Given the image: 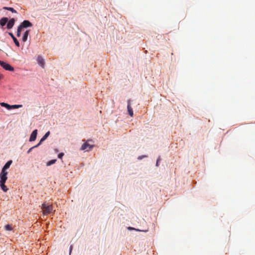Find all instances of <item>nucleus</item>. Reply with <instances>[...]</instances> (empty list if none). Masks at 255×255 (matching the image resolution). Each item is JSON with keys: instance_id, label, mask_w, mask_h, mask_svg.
I'll return each mask as SVG.
<instances>
[{"instance_id": "obj_16", "label": "nucleus", "mask_w": 255, "mask_h": 255, "mask_svg": "<svg viewBox=\"0 0 255 255\" xmlns=\"http://www.w3.org/2000/svg\"><path fill=\"white\" fill-rule=\"evenodd\" d=\"M56 161V159H52L47 162V166H50L51 165L54 164Z\"/></svg>"}, {"instance_id": "obj_7", "label": "nucleus", "mask_w": 255, "mask_h": 255, "mask_svg": "<svg viewBox=\"0 0 255 255\" xmlns=\"http://www.w3.org/2000/svg\"><path fill=\"white\" fill-rule=\"evenodd\" d=\"M15 19L14 18H11L8 22L7 24V28L8 29H10L11 28H12V27L13 26L14 24V23H15Z\"/></svg>"}, {"instance_id": "obj_6", "label": "nucleus", "mask_w": 255, "mask_h": 255, "mask_svg": "<svg viewBox=\"0 0 255 255\" xmlns=\"http://www.w3.org/2000/svg\"><path fill=\"white\" fill-rule=\"evenodd\" d=\"M37 134V129L34 130L30 135V136L29 138V141H34L36 138Z\"/></svg>"}, {"instance_id": "obj_15", "label": "nucleus", "mask_w": 255, "mask_h": 255, "mask_svg": "<svg viewBox=\"0 0 255 255\" xmlns=\"http://www.w3.org/2000/svg\"><path fill=\"white\" fill-rule=\"evenodd\" d=\"M3 9H6V10H8L9 11H11L13 13H16V11L12 7H3Z\"/></svg>"}, {"instance_id": "obj_25", "label": "nucleus", "mask_w": 255, "mask_h": 255, "mask_svg": "<svg viewBox=\"0 0 255 255\" xmlns=\"http://www.w3.org/2000/svg\"><path fill=\"white\" fill-rule=\"evenodd\" d=\"M21 35V32L17 31L16 35L17 37H19Z\"/></svg>"}, {"instance_id": "obj_8", "label": "nucleus", "mask_w": 255, "mask_h": 255, "mask_svg": "<svg viewBox=\"0 0 255 255\" xmlns=\"http://www.w3.org/2000/svg\"><path fill=\"white\" fill-rule=\"evenodd\" d=\"M23 28H26L32 26V23L28 20H25L21 24Z\"/></svg>"}, {"instance_id": "obj_18", "label": "nucleus", "mask_w": 255, "mask_h": 255, "mask_svg": "<svg viewBox=\"0 0 255 255\" xmlns=\"http://www.w3.org/2000/svg\"><path fill=\"white\" fill-rule=\"evenodd\" d=\"M22 105H14L11 106V109H18L19 108L22 107Z\"/></svg>"}, {"instance_id": "obj_9", "label": "nucleus", "mask_w": 255, "mask_h": 255, "mask_svg": "<svg viewBox=\"0 0 255 255\" xmlns=\"http://www.w3.org/2000/svg\"><path fill=\"white\" fill-rule=\"evenodd\" d=\"M37 61L39 65L43 67L45 64L44 60L41 56H38L37 58Z\"/></svg>"}, {"instance_id": "obj_10", "label": "nucleus", "mask_w": 255, "mask_h": 255, "mask_svg": "<svg viewBox=\"0 0 255 255\" xmlns=\"http://www.w3.org/2000/svg\"><path fill=\"white\" fill-rule=\"evenodd\" d=\"M8 34L10 36V37L12 38L15 44L17 46H19V43L17 39L15 37L13 34L11 32H9Z\"/></svg>"}, {"instance_id": "obj_24", "label": "nucleus", "mask_w": 255, "mask_h": 255, "mask_svg": "<svg viewBox=\"0 0 255 255\" xmlns=\"http://www.w3.org/2000/svg\"><path fill=\"white\" fill-rule=\"evenodd\" d=\"M36 147H34V146H33V147H31V148H29V150L27 151V153H30V152L31 151V150H32V149H33L34 148H36Z\"/></svg>"}, {"instance_id": "obj_5", "label": "nucleus", "mask_w": 255, "mask_h": 255, "mask_svg": "<svg viewBox=\"0 0 255 255\" xmlns=\"http://www.w3.org/2000/svg\"><path fill=\"white\" fill-rule=\"evenodd\" d=\"M130 101H131V100L130 99L128 100V101L127 109H128V114L131 117H133V113L132 109L130 105H131Z\"/></svg>"}, {"instance_id": "obj_28", "label": "nucleus", "mask_w": 255, "mask_h": 255, "mask_svg": "<svg viewBox=\"0 0 255 255\" xmlns=\"http://www.w3.org/2000/svg\"><path fill=\"white\" fill-rule=\"evenodd\" d=\"M72 250V246H71L70 247V254L71 253Z\"/></svg>"}, {"instance_id": "obj_23", "label": "nucleus", "mask_w": 255, "mask_h": 255, "mask_svg": "<svg viewBox=\"0 0 255 255\" xmlns=\"http://www.w3.org/2000/svg\"><path fill=\"white\" fill-rule=\"evenodd\" d=\"M128 229L129 230H135L138 231H142V232H146L147 231V230L144 231V230H138V229H134L133 228H132V227H129Z\"/></svg>"}, {"instance_id": "obj_14", "label": "nucleus", "mask_w": 255, "mask_h": 255, "mask_svg": "<svg viewBox=\"0 0 255 255\" xmlns=\"http://www.w3.org/2000/svg\"><path fill=\"white\" fill-rule=\"evenodd\" d=\"M0 105L2 107H5L8 110L11 109V105H9L8 104L5 103H1Z\"/></svg>"}, {"instance_id": "obj_17", "label": "nucleus", "mask_w": 255, "mask_h": 255, "mask_svg": "<svg viewBox=\"0 0 255 255\" xmlns=\"http://www.w3.org/2000/svg\"><path fill=\"white\" fill-rule=\"evenodd\" d=\"M4 228H5V230H6V231H10L12 230V227L11 225H9V224L6 225L4 227Z\"/></svg>"}, {"instance_id": "obj_29", "label": "nucleus", "mask_w": 255, "mask_h": 255, "mask_svg": "<svg viewBox=\"0 0 255 255\" xmlns=\"http://www.w3.org/2000/svg\"><path fill=\"white\" fill-rule=\"evenodd\" d=\"M2 76L0 74V79H1L2 78Z\"/></svg>"}, {"instance_id": "obj_13", "label": "nucleus", "mask_w": 255, "mask_h": 255, "mask_svg": "<svg viewBox=\"0 0 255 255\" xmlns=\"http://www.w3.org/2000/svg\"><path fill=\"white\" fill-rule=\"evenodd\" d=\"M29 33V30H27L24 32L23 36L22 37V41L23 42H25L27 40Z\"/></svg>"}, {"instance_id": "obj_26", "label": "nucleus", "mask_w": 255, "mask_h": 255, "mask_svg": "<svg viewBox=\"0 0 255 255\" xmlns=\"http://www.w3.org/2000/svg\"><path fill=\"white\" fill-rule=\"evenodd\" d=\"M145 157V156H139L138 157V159H142L143 157Z\"/></svg>"}, {"instance_id": "obj_3", "label": "nucleus", "mask_w": 255, "mask_h": 255, "mask_svg": "<svg viewBox=\"0 0 255 255\" xmlns=\"http://www.w3.org/2000/svg\"><path fill=\"white\" fill-rule=\"evenodd\" d=\"M0 65L6 70H8L9 71H14V68L10 64L6 63L1 60H0Z\"/></svg>"}, {"instance_id": "obj_11", "label": "nucleus", "mask_w": 255, "mask_h": 255, "mask_svg": "<svg viewBox=\"0 0 255 255\" xmlns=\"http://www.w3.org/2000/svg\"><path fill=\"white\" fill-rule=\"evenodd\" d=\"M12 160H9L8 161H7L5 164V165H4V166L3 167V168H2V170H4V171H6V170L8 168H9V166H10V165L12 163Z\"/></svg>"}, {"instance_id": "obj_1", "label": "nucleus", "mask_w": 255, "mask_h": 255, "mask_svg": "<svg viewBox=\"0 0 255 255\" xmlns=\"http://www.w3.org/2000/svg\"><path fill=\"white\" fill-rule=\"evenodd\" d=\"M7 171L4 170H1L0 173V186L4 192H6L8 190V188L5 185V183L7 179Z\"/></svg>"}, {"instance_id": "obj_20", "label": "nucleus", "mask_w": 255, "mask_h": 255, "mask_svg": "<svg viewBox=\"0 0 255 255\" xmlns=\"http://www.w3.org/2000/svg\"><path fill=\"white\" fill-rule=\"evenodd\" d=\"M49 134H50V131H48L45 134V135L42 137H43L45 139H46L47 138V137L49 135Z\"/></svg>"}, {"instance_id": "obj_22", "label": "nucleus", "mask_w": 255, "mask_h": 255, "mask_svg": "<svg viewBox=\"0 0 255 255\" xmlns=\"http://www.w3.org/2000/svg\"><path fill=\"white\" fill-rule=\"evenodd\" d=\"M63 156H64V153L61 152V153H60L59 154H58V157L59 158L61 159Z\"/></svg>"}, {"instance_id": "obj_21", "label": "nucleus", "mask_w": 255, "mask_h": 255, "mask_svg": "<svg viewBox=\"0 0 255 255\" xmlns=\"http://www.w3.org/2000/svg\"><path fill=\"white\" fill-rule=\"evenodd\" d=\"M22 28H23L22 26H21V24H20L17 28V31L21 32Z\"/></svg>"}, {"instance_id": "obj_27", "label": "nucleus", "mask_w": 255, "mask_h": 255, "mask_svg": "<svg viewBox=\"0 0 255 255\" xmlns=\"http://www.w3.org/2000/svg\"><path fill=\"white\" fill-rule=\"evenodd\" d=\"M160 161V159L158 158L157 160V161H156V166H158V163H159V162Z\"/></svg>"}, {"instance_id": "obj_12", "label": "nucleus", "mask_w": 255, "mask_h": 255, "mask_svg": "<svg viewBox=\"0 0 255 255\" xmlns=\"http://www.w3.org/2000/svg\"><path fill=\"white\" fill-rule=\"evenodd\" d=\"M8 21V19L7 17H3L0 19V24L3 26Z\"/></svg>"}, {"instance_id": "obj_2", "label": "nucleus", "mask_w": 255, "mask_h": 255, "mask_svg": "<svg viewBox=\"0 0 255 255\" xmlns=\"http://www.w3.org/2000/svg\"><path fill=\"white\" fill-rule=\"evenodd\" d=\"M41 209H43V214L47 215L52 212L53 207L51 204L43 203L41 205Z\"/></svg>"}, {"instance_id": "obj_4", "label": "nucleus", "mask_w": 255, "mask_h": 255, "mask_svg": "<svg viewBox=\"0 0 255 255\" xmlns=\"http://www.w3.org/2000/svg\"><path fill=\"white\" fill-rule=\"evenodd\" d=\"M93 147V145L89 144L87 142H85L81 146V149L82 150L89 151Z\"/></svg>"}, {"instance_id": "obj_19", "label": "nucleus", "mask_w": 255, "mask_h": 255, "mask_svg": "<svg viewBox=\"0 0 255 255\" xmlns=\"http://www.w3.org/2000/svg\"><path fill=\"white\" fill-rule=\"evenodd\" d=\"M45 140V139L43 137H42L39 142L37 145H35L34 147H38L41 144V143Z\"/></svg>"}]
</instances>
